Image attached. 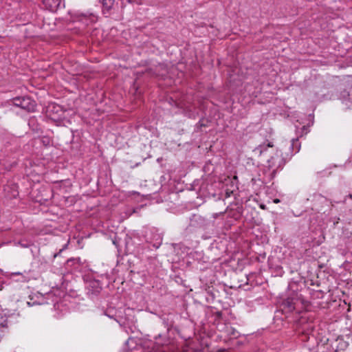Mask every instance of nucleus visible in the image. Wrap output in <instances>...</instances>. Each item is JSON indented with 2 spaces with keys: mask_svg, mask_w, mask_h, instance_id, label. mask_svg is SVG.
I'll list each match as a JSON object with an SVG mask.
<instances>
[{
  "mask_svg": "<svg viewBox=\"0 0 352 352\" xmlns=\"http://www.w3.org/2000/svg\"><path fill=\"white\" fill-rule=\"evenodd\" d=\"M12 104L28 112H33L36 109V103L30 97H16L12 100Z\"/></svg>",
  "mask_w": 352,
  "mask_h": 352,
  "instance_id": "obj_1",
  "label": "nucleus"
},
{
  "mask_svg": "<svg viewBox=\"0 0 352 352\" xmlns=\"http://www.w3.org/2000/svg\"><path fill=\"white\" fill-rule=\"evenodd\" d=\"M46 113L53 120H59L63 114L62 107L56 103H50L46 108Z\"/></svg>",
  "mask_w": 352,
  "mask_h": 352,
  "instance_id": "obj_2",
  "label": "nucleus"
},
{
  "mask_svg": "<svg viewBox=\"0 0 352 352\" xmlns=\"http://www.w3.org/2000/svg\"><path fill=\"white\" fill-rule=\"evenodd\" d=\"M42 2L45 9L51 12H56L62 4V0H42Z\"/></svg>",
  "mask_w": 352,
  "mask_h": 352,
  "instance_id": "obj_3",
  "label": "nucleus"
},
{
  "mask_svg": "<svg viewBox=\"0 0 352 352\" xmlns=\"http://www.w3.org/2000/svg\"><path fill=\"white\" fill-rule=\"evenodd\" d=\"M311 201L314 202L312 210L319 211L321 208V205L327 202L325 197L321 195H314L312 197Z\"/></svg>",
  "mask_w": 352,
  "mask_h": 352,
  "instance_id": "obj_4",
  "label": "nucleus"
},
{
  "mask_svg": "<svg viewBox=\"0 0 352 352\" xmlns=\"http://www.w3.org/2000/svg\"><path fill=\"white\" fill-rule=\"evenodd\" d=\"M283 306L285 308H287L289 311H292L295 309L294 300L290 298H287L283 302Z\"/></svg>",
  "mask_w": 352,
  "mask_h": 352,
  "instance_id": "obj_5",
  "label": "nucleus"
},
{
  "mask_svg": "<svg viewBox=\"0 0 352 352\" xmlns=\"http://www.w3.org/2000/svg\"><path fill=\"white\" fill-rule=\"evenodd\" d=\"M114 3V0H102V6L104 9L109 10L111 9Z\"/></svg>",
  "mask_w": 352,
  "mask_h": 352,
  "instance_id": "obj_6",
  "label": "nucleus"
},
{
  "mask_svg": "<svg viewBox=\"0 0 352 352\" xmlns=\"http://www.w3.org/2000/svg\"><path fill=\"white\" fill-rule=\"evenodd\" d=\"M292 147L293 149L295 148V152L297 153L300 150V145L298 144V139H293L292 143Z\"/></svg>",
  "mask_w": 352,
  "mask_h": 352,
  "instance_id": "obj_7",
  "label": "nucleus"
},
{
  "mask_svg": "<svg viewBox=\"0 0 352 352\" xmlns=\"http://www.w3.org/2000/svg\"><path fill=\"white\" fill-rule=\"evenodd\" d=\"M273 146L274 145L272 144V142H268L267 145H265V144L260 145L258 148L260 149V153H261L262 152L265 151L267 147H273Z\"/></svg>",
  "mask_w": 352,
  "mask_h": 352,
  "instance_id": "obj_8",
  "label": "nucleus"
},
{
  "mask_svg": "<svg viewBox=\"0 0 352 352\" xmlns=\"http://www.w3.org/2000/svg\"><path fill=\"white\" fill-rule=\"evenodd\" d=\"M279 201H279V199H275V200H274V202H275V203H278Z\"/></svg>",
  "mask_w": 352,
  "mask_h": 352,
  "instance_id": "obj_9",
  "label": "nucleus"
}]
</instances>
